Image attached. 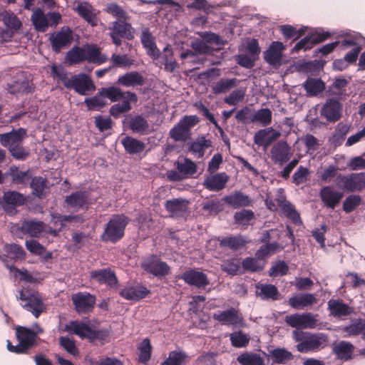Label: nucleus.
Instances as JSON below:
<instances>
[{"mask_svg": "<svg viewBox=\"0 0 365 365\" xmlns=\"http://www.w3.org/2000/svg\"><path fill=\"white\" fill-rule=\"evenodd\" d=\"M6 175H9L11 178V182L16 185H26L29 180L30 175L29 170L22 171L16 166H11Z\"/></svg>", "mask_w": 365, "mask_h": 365, "instance_id": "nucleus-40", "label": "nucleus"}, {"mask_svg": "<svg viewBox=\"0 0 365 365\" xmlns=\"http://www.w3.org/2000/svg\"><path fill=\"white\" fill-rule=\"evenodd\" d=\"M121 143L125 151L130 155L140 154L146 148L145 143L130 136L123 138L121 140Z\"/></svg>", "mask_w": 365, "mask_h": 365, "instance_id": "nucleus-35", "label": "nucleus"}, {"mask_svg": "<svg viewBox=\"0 0 365 365\" xmlns=\"http://www.w3.org/2000/svg\"><path fill=\"white\" fill-rule=\"evenodd\" d=\"M229 176L225 173L208 175L203 182V186L210 191H220L225 187Z\"/></svg>", "mask_w": 365, "mask_h": 365, "instance_id": "nucleus-20", "label": "nucleus"}, {"mask_svg": "<svg viewBox=\"0 0 365 365\" xmlns=\"http://www.w3.org/2000/svg\"><path fill=\"white\" fill-rule=\"evenodd\" d=\"M272 113L269 108L257 110L251 117V123H259L262 126L269 125L272 123Z\"/></svg>", "mask_w": 365, "mask_h": 365, "instance_id": "nucleus-46", "label": "nucleus"}, {"mask_svg": "<svg viewBox=\"0 0 365 365\" xmlns=\"http://www.w3.org/2000/svg\"><path fill=\"white\" fill-rule=\"evenodd\" d=\"M339 179L343 183V188L349 192L361 191L365 188V173L339 175Z\"/></svg>", "mask_w": 365, "mask_h": 365, "instance_id": "nucleus-10", "label": "nucleus"}, {"mask_svg": "<svg viewBox=\"0 0 365 365\" xmlns=\"http://www.w3.org/2000/svg\"><path fill=\"white\" fill-rule=\"evenodd\" d=\"M213 319L225 325H237L242 321L235 308L215 313L213 314Z\"/></svg>", "mask_w": 365, "mask_h": 365, "instance_id": "nucleus-27", "label": "nucleus"}, {"mask_svg": "<svg viewBox=\"0 0 365 365\" xmlns=\"http://www.w3.org/2000/svg\"><path fill=\"white\" fill-rule=\"evenodd\" d=\"M237 361L240 365H264L263 358L257 353L246 351L240 354Z\"/></svg>", "mask_w": 365, "mask_h": 365, "instance_id": "nucleus-45", "label": "nucleus"}, {"mask_svg": "<svg viewBox=\"0 0 365 365\" xmlns=\"http://www.w3.org/2000/svg\"><path fill=\"white\" fill-rule=\"evenodd\" d=\"M85 60L96 63H103L108 60L106 55L101 54L99 48L95 46L83 47Z\"/></svg>", "mask_w": 365, "mask_h": 365, "instance_id": "nucleus-42", "label": "nucleus"}, {"mask_svg": "<svg viewBox=\"0 0 365 365\" xmlns=\"http://www.w3.org/2000/svg\"><path fill=\"white\" fill-rule=\"evenodd\" d=\"M284 50L285 46L282 42L273 41L264 52V59L272 66H279L282 64V53Z\"/></svg>", "mask_w": 365, "mask_h": 365, "instance_id": "nucleus-13", "label": "nucleus"}, {"mask_svg": "<svg viewBox=\"0 0 365 365\" xmlns=\"http://www.w3.org/2000/svg\"><path fill=\"white\" fill-rule=\"evenodd\" d=\"M270 357L274 364H285L293 357L292 353L285 349L277 348L270 351Z\"/></svg>", "mask_w": 365, "mask_h": 365, "instance_id": "nucleus-53", "label": "nucleus"}, {"mask_svg": "<svg viewBox=\"0 0 365 365\" xmlns=\"http://www.w3.org/2000/svg\"><path fill=\"white\" fill-rule=\"evenodd\" d=\"M24 196L16 191H8L4 193L0 200V204L5 210H10L16 206H20L25 202Z\"/></svg>", "mask_w": 365, "mask_h": 365, "instance_id": "nucleus-23", "label": "nucleus"}, {"mask_svg": "<svg viewBox=\"0 0 365 365\" xmlns=\"http://www.w3.org/2000/svg\"><path fill=\"white\" fill-rule=\"evenodd\" d=\"M66 202L71 207L80 209L87 202V196L85 192H76L66 197Z\"/></svg>", "mask_w": 365, "mask_h": 365, "instance_id": "nucleus-48", "label": "nucleus"}, {"mask_svg": "<svg viewBox=\"0 0 365 365\" xmlns=\"http://www.w3.org/2000/svg\"><path fill=\"white\" fill-rule=\"evenodd\" d=\"M88 339L92 341H100L101 344L108 343L110 339V331L108 329H91Z\"/></svg>", "mask_w": 365, "mask_h": 365, "instance_id": "nucleus-54", "label": "nucleus"}, {"mask_svg": "<svg viewBox=\"0 0 365 365\" xmlns=\"http://www.w3.org/2000/svg\"><path fill=\"white\" fill-rule=\"evenodd\" d=\"M145 82V78L138 71H130L120 76L117 81L118 85L124 87L141 86Z\"/></svg>", "mask_w": 365, "mask_h": 365, "instance_id": "nucleus-24", "label": "nucleus"}, {"mask_svg": "<svg viewBox=\"0 0 365 365\" xmlns=\"http://www.w3.org/2000/svg\"><path fill=\"white\" fill-rule=\"evenodd\" d=\"M256 296L260 297L263 300H278L280 294L277 287L271 284L258 283L256 284Z\"/></svg>", "mask_w": 365, "mask_h": 365, "instance_id": "nucleus-28", "label": "nucleus"}, {"mask_svg": "<svg viewBox=\"0 0 365 365\" xmlns=\"http://www.w3.org/2000/svg\"><path fill=\"white\" fill-rule=\"evenodd\" d=\"M74 9L91 26H94L97 25L98 19L96 15L93 12V9L91 4L86 2H80Z\"/></svg>", "mask_w": 365, "mask_h": 365, "instance_id": "nucleus-37", "label": "nucleus"}, {"mask_svg": "<svg viewBox=\"0 0 365 365\" xmlns=\"http://www.w3.org/2000/svg\"><path fill=\"white\" fill-rule=\"evenodd\" d=\"M110 32L125 37L127 39H133L134 38V29L127 20L123 19H118L112 23V26L109 28Z\"/></svg>", "mask_w": 365, "mask_h": 365, "instance_id": "nucleus-30", "label": "nucleus"}, {"mask_svg": "<svg viewBox=\"0 0 365 365\" xmlns=\"http://www.w3.org/2000/svg\"><path fill=\"white\" fill-rule=\"evenodd\" d=\"M102 96L108 98L112 102H115L119 100H124L127 98V91L124 92L120 88L115 86H111L107 88H102L100 91Z\"/></svg>", "mask_w": 365, "mask_h": 365, "instance_id": "nucleus-49", "label": "nucleus"}, {"mask_svg": "<svg viewBox=\"0 0 365 365\" xmlns=\"http://www.w3.org/2000/svg\"><path fill=\"white\" fill-rule=\"evenodd\" d=\"M255 217L254 212L250 210H242L234 215V220L237 224L247 225Z\"/></svg>", "mask_w": 365, "mask_h": 365, "instance_id": "nucleus-64", "label": "nucleus"}, {"mask_svg": "<svg viewBox=\"0 0 365 365\" xmlns=\"http://www.w3.org/2000/svg\"><path fill=\"white\" fill-rule=\"evenodd\" d=\"M141 268L146 272L156 277H163L170 272L168 264L161 260L159 256L151 255L144 258L141 262Z\"/></svg>", "mask_w": 365, "mask_h": 365, "instance_id": "nucleus-4", "label": "nucleus"}, {"mask_svg": "<svg viewBox=\"0 0 365 365\" xmlns=\"http://www.w3.org/2000/svg\"><path fill=\"white\" fill-rule=\"evenodd\" d=\"M322 201L328 207L334 209L343 197L342 193L335 190L331 186L324 187L320 191Z\"/></svg>", "mask_w": 365, "mask_h": 365, "instance_id": "nucleus-26", "label": "nucleus"}, {"mask_svg": "<svg viewBox=\"0 0 365 365\" xmlns=\"http://www.w3.org/2000/svg\"><path fill=\"white\" fill-rule=\"evenodd\" d=\"M84 60L83 47L74 46L67 52L66 56V61L70 65L78 63Z\"/></svg>", "mask_w": 365, "mask_h": 365, "instance_id": "nucleus-56", "label": "nucleus"}, {"mask_svg": "<svg viewBox=\"0 0 365 365\" xmlns=\"http://www.w3.org/2000/svg\"><path fill=\"white\" fill-rule=\"evenodd\" d=\"M341 103L334 99L327 100L320 110L321 115L331 123L339 120L341 117Z\"/></svg>", "mask_w": 365, "mask_h": 365, "instance_id": "nucleus-12", "label": "nucleus"}, {"mask_svg": "<svg viewBox=\"0 0 365 365\" xmlns=\"http://www.w3.org/2000/svg\"><path fill=\"white\" fill-rule=\"evenodd\" d=\"M17 298L21 301L23 308L30 312L36 318H38L46 309L42 297L38 292L31 291L23 287Z\"/></svg>", "mask_w": 365, "mask_h": 365, "instance_id": "nucleus-1", "label": "nucleus"}, {"mask_svg": "<svg viewBox=\"0 0 365 365\" xmlns=\"http://www.w3.org/2000/svg\"><path fill=\"white\" fill-rule=\"evenodd\" d=\"M280 135L281 133L279 131H277L272 127H269L256 132L253 140L255 144L258 146H262L264 150H266Z\"/></svg>", "mask_w": 365, "mask_h": 365, "instance_id": "nucleus-14", "label": "nucleus"}, {"mask_svg": "<svg viewBox=\"0 0 365 365\" xmlns=\"http://www.w3.org/2000/svg\"><path fill=\"white\" fill-rule=\"evenodd\" d=\"M189 201L182 198H173L165 202V208L173 217H183L189 212Z\"/></svg>", "mask_w": 365, "mask_h": 365, "instance_id": "nucleus-15", "label": "nucleus"}, {"mask_svg": "<svg viewBox=\"0 0 365 365\" xmlns=\"http://www.w3.org/2000/svg\"><path fill=\"white\" fill-rule=\"evenodd\" d=\"M223 200L234 208L247 207L252 203L250 197L240 191H236L234 193L226 195Z\"/></svg>", "mask_w": 365, "mask_h": 365, "instance_id": "nucleus-32", "label": "nucleus"}, {"mask_svg": "<svg viewBox=\"0 0 365 365\" xmlns=\"http://www.w3.org/2000/svg\"><path fill=\"white\" fill-rule=\"evenodd\" d=\"M279 206L281 207L283 214L295 224L301 223L299 212L294 206L289 202L284 200H278Z\"/></svg>", "mask_w": 365, "mask_h": 365, "instance_id": "nucleus-43", "label": "nucleus"}, {"mask_svg": "<svg viewBox=\"0 0 365 365\" xmlns=\"http://www.w3.org/2000/svg\"><path fill=\"white\" fill-rule=\"evenodd\" d=\"M239 51L259 56L261 51L257 40L251 38L240 46Z\"/></svg>", "mask_w": 365, "mask_h": 365, "instance_id": "nucleus-60", "label": "nucleus"}, {"mask_svg": "<svg viewBox=\"0 0 365 365\" xmlns=\"http://www.w3.org/2000/svg\"><path fill=\"white\" fill-rule=\"evenodd\" d=\"M130 130L135 133L145 135L150 133V125L145 118L140 115H135L129 120Z\"/></svg>", "mask_w": 365, "mask_h": 365, "instance_id": "nucleus-39", "label": "nucleus"}, {"mask_svg": "<svg viewBox=\"0 0 365 365\" xmlns=\"http://www.w3.org/2000/svg\"><path fill=\"white\" fill-rule=\"evenodd\" d=\"M329 36L328 33H319L309 37H305L299 41L293 48V51L310 49L314 45L322 42Z\"/></svg>", "mask_w": 365, "mask_h": 365, "instance_id": "nucleus-31", "label": "nucleus"}, {"mask_svg": "<svg viewBox=\"0 0 365 365\" xmlns=\"http://www.w3.org/2000/svg\"><path fill=\"white\" fill-rule=\"evenodd\" d=\"M330 315L341 318L349 316L352 312V309L348 304L344 303L342 299H331L327 302Z\"/></svg>", "mask_w": 365, "mask_h": 365, "instance_id": "nucleus-25", "label": "nucleus"}, {"mask_svg": "<svg viewBox=\"0 0 365 365\" xmlns=\"http://www.w3.org/2000/svg\"><path fill=\"white\" fill-rule=\"evenodd\" d=\"M230 339L232 346L235 348L246 347L250 342L249 335L242 331L233 332L230 336Z\"/></svg>", "mask_w": 365, "mask_h": 365, "instance_id": "nucleus-57", "label": "nucleus"}, {"mask_svg": "<svg viewBox=\"0 0 365 365\" xmlns=\"http://www.w3.org/2000/svg\"><path fill=\"white\" fill-rule=\"evenodd\" d=\"M22 230L29 234L31 236H36L43 230V224L38 221H26L22 224Z\"/></svg>", "mask_w": 365, "mask_h": 365, "instance_id": "nucleus-62", "label": "nucleus"}, {"mask_svg": "<svg viewBox=\"0 0 365 365\" xmlns=\"http://www.w3.org/2000/svg\"><path fill=\"white\" fill-rule=\"evenodd\" d=\"M49 39L53 49L56 52H59L71 43L73 39L72 31L70 28L63 26L58 32L53 34Z\"/></svg>", "mask_w": 365, "mask_h": 365, "instance_id": "nucleus-11", "label": "nucleus"}, {"mask_svg": "<svg viewBox=\"0 0 365 365\" xmlns=\"http://www.w3.org/2000/svg\"><path fill=\"white\" fill-rule=\"evenodd\" d=\"M32 88L33 83L24 72L18 73L14 77L13 83L9 85V91L11 93H29L31 91Z\"/></svg>", "mask_w": 365, "mask_h": 365, "instance_id": "nucleus-19", "label": "nucleus"}, {"mask_svg": "<svg viewBox=\"0 0 365 365\" xmlns=\"http://www.w3.org/2000/svg\"><path fill=\"white\" fill-rule=\"evenodd\" d=\"M292 155L290 146L284 140H279L274 144L270 150L271 160L279 165L288 162Z\"/></svg>", "mask_w": 365, "mask_h": 365, "instance_id": "nucleus-8", "label": "nucleus"}, {"mask_svg": "<svg viewBox=\"0 0 365 365\" xmlns=\"http://www.w3.org/2000/svg\"><path fill=\"white\" fill-rule=\"evenodd\" d=\"M72 302L78 314H88L94 309L96 297L88 292H78L72 296Z\"/></svg>", "mask_w": 365, "mask_h": 365, "instance_id": "nucleus-7", "label": "nucleus"}, {"mask_svg": "<svg viewBox=\"0 0 365 365\" xmlns=\"http://www.w3.org/2000/svg\"><path fill=\"white\" fill-rule=\"evenodd\" d=\"M317 302V297L311 293H299L290 297L288 300L289 305L295 309L312 307Z\"/></svg>", "mask_w": 365, "mask_h": 365, "instance_id": "nucleus-21", "label": "nucleus"}, {"mask_svg": "<svg viewBox=\"0 0 365 365\" xmlns=\"http://www.w3.org/2000/svg\"><path fill=\"white\" fill-rule=\"evenodd\" d=\"M139 361L142 363H147L151 356L152 346L148 339H144L138 346Z\"/></svg>", "mask_w": 365, "mask_h": 365, "instance_id": "nucleus-61", "label": "nucleus"}, {"mask_svg": "<svg viewBox=\"0 0 365 365\" xmlns=\"http://www.w3.org/2000/svg\"><path fill=\"white\" fill-rule=\"evenodd\" d=\"M242 265L245 270L254 272L262 270L264 262L262 259L247 257L242 261Z\"/></svg>", "mask_w": 365, "mask_h": 365, "instance_id": "nucleus-59", "label": "nucleus"}, {"mask_svg": "<svg viewBox=\"0 0 365 365\" xmlns=\"http://www.w3.org/2000/svg\"><path fill=\"white\" fill-rule=\"evenodd\" d=\"M120 295L127 300L139 301L150 294V291L144 285L127 286L120 292Z\"/></svg>", "mask_w": 365, "mask_h": 365, "instance_id": "nucleus-17", "label": "nucleus"}, {"mask_svg": "<svg viewBox=\"0 0 365 365\" xmlns=\"http://www.w3.org/2000/svg\"><path fill=\"white\" fill-rule=\"evenodd\" d=\"M258 58V56H254L244 52H240V53L235 56L237 63L240 66L246 68H252Z\"/></svg>", "mask_w": 365, "mask_h": 365, "instance_id": "nucleus-58", "label": "nucleus"}, {"mask_svg": "<svg viewBox=\"0 0 365 365\" xmlns=\"http://www.w3.org/2000/svg\"><path fill=\"white\" fill-rule=\"evenodd\" d=\"M333 352L341 360L348 361L353 358L354 345L346 341H341L333 346Z\"/></svg>", "mask_w": 365, "mask_h": 365, "instance_id": "nucleus-34", "label": "nucleus"}, {"mask_svg": "<svg viewBox=\"0 0 365 365\" xmlns=\"http://www.w3.org/2000/svg\"><path fill=\"white\" fill-rule=\"evenodd\" d=\"M169 135L175 141H186L190 137V133L180 122L170 130Z\"/></svg>", "mask_w": 365, "mask_h": 365, "instance_id": "nucleus-55", "label": "nucleus"}, {"mask_svg": "<svg viewBox=\"0 0 365 365\" xmlns=\"http://www.w3.org/2000/svg\"><path fill=\"white\" fill-rule=\"evenodd\" d=\"M31 21L35 29L40 32H45L50 25L47 14L39 8L33 10Z\"/></svg>", "mask_w": 365, "mask_h": 365, "instance_id": "nucleus-36", "label": "nucleus"}, {"mask_svg": "<svg viewBox=\"0 0 365 365\" xmlns=\"http://www.w3.org/2000/svg\"><path fill=\"white\" fill-rule=\"evenodd\" d=\"M328 341V336L324 333L311 334L307 332L304 340L298 343L296 347L297 351L301 353L317 351L326 347Z\"/></svg>", "mask_w": 365, "mask_h": 365, "instance_id": "nucleus-3", "label": "nucleus"}, {"mask_svg": "<svg viewBox=\"0 0 365 365\" xmlns=\"http://www.w3.org/2000/svg\"><path fill=\"white\" fill-rule=\"evenodd\" d=\"M248 242L249 240L247 237L242 235H236L223 238L220 240V245L222 248L241 250L243 249Z\"/></svg>", "mask_w": 365, "mask_h": 365, "instance_id": "nucleus-38", "label": "nucleus"}, {"mask_svg": "<svg viewBox=\"0 0 365 365\" xmlns=\"http://www.w3.org/2000/svg\"><path fill=\"white\" fill-rule=\"evenodd\" d=\"M90 278L100 284H106L113 288L118 282L115 273L110 268H103L92 270L90 272Z\"/></svg>", "mask_w": 365, "mask_h": 365, "instance_id": "nucleus-9", "label": "nucleus"}, {"mask_svg": "<svg viewBox=\"0 0 365 365\" xmlns=\"http://www.w3.org/2000/svg\"><path fill=\"white\" fill-rule=\"evenodd\" d=\"M240 81L235 78H221L212 87V91L215 94L225 93L232 88L237 87Z\"/></svg>", "mask_w": 365, "mask_h": 365, "instance_id": "nucleus-41", "label": "nucleus"}, {"mask_svg": "<svg viewBox=\"0 0 365 365\" xmlns=\"http://www.w3.org/2000/svg\"><path fill=\"white\" fill-rule=\"evenodd\" d=\"M26 137V130L24 128L13 129L11 132L0 134V143L5 148H10L15 145H21Z\"/></svg>", "mask_w": 365, "mask_h": 365, "instance_id": "nucleus-16", "label": "nucleus"}, {"mask_svg": "<svg viewBox=\"0 0 365 365\" xmlns=\"http://www.w3.org/2000/svg\"><path fill=\"white\" fill-rule=\"evenodd\" d=\"M347 84L348 81L344 78H336L329 87L328 91L332 96H341L345 92Z\"/></svg>", "mask_w": 365, "mask_h": 365, "instance_id": "nucleus-63", "label": "nucleus"}, {"mask_svg": "<svg viewBox=\"0 0 365 365\" xmlns=\"http://www.w3.org/2000/svg\"><path fill=\"white\" fill-rule=\"evenodd\" d=\"M210 146V140L205 139L204 137H201L190 144V150L197 158H202L204 155L205 150Z\"/></svg>", "mask_w": 365, "mask_h": 365, "instance_id": "nucleus-51", "label": "nucleus"}, {"mask_svg": "<svg viewBox=\"0 0 365 365\" xmlns=\"http://www.w3.org/2000/svg\"><path fill=\"white\" fill-rule=\"evenodd\" d=\"M128 218L124 215H113L108 221L101 237L103 241L115 242L124 235Z\"/></svg>", "mask_w": 365, "mask_h": 365, "instance_id": "nucleus-2", "label": "nucleus"}, {"mask_svg": "<svg viewBox=\"0 0 365 365\" xmlns=\"http://www.w3.org/2000/svg\"><path fill=\"white\" fill-rule=\"evenodd\" d=\"M140 40L143 46L146 48L147 53L153 58L157 59L160 56V51L157 48L154 36L148 29L143 30Z\"/></svg>", "mask_w": 365, "mask_h": 365, "instance_id": "nucleus-33", "label": "nucleus"}, {"mask_svg": "<svg viewBox=\"0 0 365 365\" xmlns=\"http://www.w3.org/2000/svg\"><path fill=\"white\" fill-rule=\"evenodd\" d=\"M189 356L183 351H172L169 356L160 365H186L189 361Z\"/></svg>", "mask_w": 365, "mask_h": 365, "instance_id": "nucleus-44", "label": "nucleus"}, {"mask_svg": "<svg viewBox=\"0 0 365 365\" xmlns=\"http://www.w3.org/2000/svg\"><path fill=\"white\" fill-rule=\"evenodd\" d=\"M182 279L187 284L195 286L197 288H205L210 284L207 275L196 269H189L182 274Z\"/></svg>", "mask_w": 365, "mask_h": 365, "instance_id": "nucleus-18", "label": "nucleus"}, {"mask_svg": "<svg viewBox=\"0 0 365 365\" xmlns=\"http://www.w3.org/2000/svg\"><path fill=\"white\" fill-rule=\"evenodd\" d=\"M16 336L19 343L24 345L29 349L38 345L36 334L34 330L25 327L19 326L16 329Z\"/></svg>", "mask_w": 365, "mask_h": 365, "instance_id": "nucleus-22", "label": "nucleus"}, {"mask_svg": "<svg viewBox=\"0 0 365 365\" xmlns=\"http://www.w3.org/2000/svg\"><path fill=\"white\" fill-rule=\"evenodd\" d=\"M0 18L8 29L17 31L22 26L21 21L12 12L4 11L0 14Z\"/></svg>", "mask_w": 365, "mask_h": 365, "instance_id": "nucleus-47", "label": "nucleus"}, {"mask_svg": "<svg viewBox=\"0 0 365 365\" xmlns=\"http://www.w3.org/2000/svg\"><path fill=\"white\" fill-rule=\"evenodd\" d=\"M67 88H73L81 95H88L95 90V86L88 76L84 73L71 76Z\"/></svg>", "mask_w": 365, "mask_h": 365, "instance_id": "nucleus-6", "label": "nucleus"}, {"mask_svg": "<svg viewBox=\"0 0 365 365\" xmlns=\"http://www.w3.org/2000/svg\"><path fill=\"white\" fill-rule=\"evenodd\" d=\"M176 167L184 178L191 176L197 172L196 164L188 158H185L183 162H178Z\"/></svg>", "mask_w": 365, "mask_h": 365, "instance_id": "nucleus-52", "label": "nucleus"}, {"mask_svg": "<svg viewBox=\"0 0 365 365\" xmlns=\"http://www.w3.org/2000/svg\"><path fill=\"white\" fill-rule=\"evenodd\" d=\"M318 314L311 312L294 314L285 317V322L293 328L314 329L317 326Z\"/></svg>", "mask_w": 365, "mask_h": 365, "instance_id": "nucleus-5", "label": "nucleus"}, {"mask_svg": "<svg viewBox=\"0 0 365 365\" xmlns=\"http://www.w3.org/2000/svg\"><path fill=\"white\" fill-rule=\"evenodd\" d=\"M308 95L314 96L324 89V83L321 79L309 78L303 84Z\"/></svg>", "mask_w": 365, "mask_h": 365, "instance_id": "nucleus-50", "label": "nucleus"}, {"mask_svg": "<svg viewBox=\"0 0 365 365\" xmlns=\"http://www.w3.org/2000/svg\"><path fill=\"white\" fill-rule=\"evenodd\" d=\"M138 97L135 93L127 91V98L121 103L114 104L110 107V113L115 118H118L120 114L127 113L131 109L130 103H136Z\"/></svg>", "mask_w": 365, "mask_h": 365, "instance_id": "nucleus-29", "label": "nucleus"}]
</instances>
